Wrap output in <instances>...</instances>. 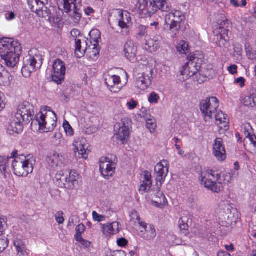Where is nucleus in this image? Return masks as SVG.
Instances as JSON below:
<instances>
[{
	"label": "nucleus",
	"mask_w": 256,
	"mask_h": 256,
	"mask_svg": "<svg viewBox=\"0 0 256 256\" xmlns=\"http://www.w3.org/2000/svg\"><path fill=\"white\" fill-rule=\"evenodd\" d=\"M200 106L204 120L208 121L217 112L219 102L216 97L208 98L200 102Z\"/></svg>",
	"instance_id": "obj_9"
},
{
	"label": "nucleus",
	"mask_w": 256,
	"mask_h": 256,
	"mask_svg": "<svg viewBox=\"0 0 256 256\" xmlns=\"http://www.w3.org/2000/svg\"><path fill=\"white\" fill-rule=\"evenodd\" d=\"M198 60V58L192 56L188 61L182 66L180 71L182 80L184 81L196 74L200 68V66L197 65Z\"/></svg>",
	"instance_id": "obj_15"
},
{
	"label": "nucleus",
	"mask_w": 256,
	"mask_h": 256,
	"mask_svg": "<svg viewBox=\"0 0 256 256\" xmlns=\"http://www.w3.org/2000/svg\"><path fill=\"white\" fill-rule=\"evenodd\" d=\"M161 186L162 184H158L157 183L156 188H152L150 192H152L151 195L154 196H152V198L153 200L154 199L155 202L158 204H161L162 202H164L166 200V198L162 192L160 190Z\"/></svg>",
	"instance_id": "obj_36"
},
{
	"label": "nucleus",
	"mask_w": 256,
	"mask_h": 256,
	"mask_svg": "<svg viewBox=\"0 0 256 256\" xmlns=\"http://www.w3.org/2000/svg\"><path fill=\"white\" fill-rule=\"evenodd\" d=\"M85 230V226L84 224H78L76 228V234L75 235V238H78V237H82L81 234L84 232Z\"/></svg>",
	"instance_id": "obj_49"
},
{
	"label": "nucleus",
	"mask_w": 256,
	"mask_h": 256,
	"mask_svg": "<svg viewBox=\"0 0 256 256\" xmlns=\"http://www.w3.org/2000/svg\"><path fill=\"white\" fill-rule=\"evenodd\" d=\"M137 219L140 226L144 230L146 236H144V238L147 240H154L156 236V232L154 226L152 224H148L140 220L139 218H138Z\"/></svg>",
	"instance_id": "obj_30"
},
{
	"label": "nucleus",
	"mask_w": 256,
	"mask_h": 256,
	"mask_svg": "<svg viewBox=\"0 0 256 256\" xmlns=\"http://www.w3.org/2000/svg\"><path fill=\"white\" fill-rule=\"evenodd\" d=\"M146 34V28L144 26H140L138 28V35L140 36H144Z\"/></svg>",
	"instance_id": "obj_55"
},
{
	"label": "nucleus",
	"mask_w": 256,
	"mask_h": 256,
	"mask_svg": "<svg viewBox=\"0 0 256 256\" xmlns=\"http://www.w3.org/2000/svg\"><path fill=\"white\" fill-rule=\"evenodd\" d=\"M74 146L76 152L78 153L79 158L86 159L88 158L90 151L88 150L87 140L84 138H76L74 142Z\"/></svg>",
	"instance_id": "obj_22"
},
{
	"label": "nucleus",
	"mask_w": 256,
	"mask_h": 256,
	"mask_svg": "<svg viewBox=\"0 0 256 256\" xmlns=\"http://www.w3.org/2000/svg\"><path fill=\"white\" fill-rule=\"evenodd\" d=\"M20 54L21 52H15L14 54H9L8 55L1 56V58L7 66L14 68L19 62Z\"/></svg>",
	"instance_id": "obj_34"
},
{
	"label": "nucleus",
	"mask_w": 256,
	"mask_h": 256,
	"mask_svg": "<svg viewBox=\"0 0 256 256\" xmlns=\"http://www.w3.org/2000/svg\"><path fill=\"white\" fill-rule=\"evenodd\" d=\"M226 22H228V21L225 19L219 21L218 23L219 30L218 32V34H217L218 41L216 43L220 48L226 47L228 42L230 38L229 30L224 26Z\"/></svg>",
	"instance_id": "obj_18"
},
{
	"label": "nucleus",
	"mask_w": 256,
	"mask_h": 256,
	"mask_svg": "<svg viewBox=\"0 0 256 256\" xmlns=\"http://www.w3.org/2000/svg\"><path fill=\"white\" fill-rule=\"evenodd\" d=\"M217 256H231L230 254L226 252H220L218 253Z\"/></svg>",
	"instance_id": "obj_61"
},
{
	"label": "nucleus",
	"mask_w": 256,
	"mask_h": 256,
	"mask_svg": "<svg viewBox=\"0 0 256 256\" xmlns=\"http://www.w3.org/2000/svg\"><path fill=\"white\" fill-rule=\"evenodd\" d=\"M52 66V80L55 82L60 84L64 80L66 74L65 64L58 58L54 60Z\"/></svg>",
	"instance_id": "obj_17"
},
{
	"label": "nucleus",
	"mask_w": 256,
	"mask_h": 256,
	"mask_svg": "<svg viewBox=\"0 0 256 256\" xmlns=\"http://www.w3.org/2000/svg\"><path fill=\"white\" fill-rule=\"evenodd\" d=\"M89 34L92 42L93 41L96 43V44H94L93 48L94 50L93 56H96L99 53L98 48L96 46V44H98L99 40L100 38V33L98 30H93L90 32Z\"/></svg>",
	"instance_id": "obj_37"
},
{
	"label": "nucleus",
	"mask_w": 256,
	"mask_h": 256,
	"mask_svg": "<svg viewBox=\"0 0 256 256\" xmlns=\"http://www.w3.org/2000/svg\"><path fill=\"white\" fill-rule=\"evenodd\" d=\"M7 218L4 216H0V236L6 228ZM8 246V240L5 236L0 237V252H4Z\"/></svg>",
	"instance_id": "obj_31"
},
{
	"label": "nucleus",
	"mask_w": 256,
	"mask_h": 256,
	"mask_svg": "<svg viewBox=\"0 0 256 256\" xmlns=\"http://www.w3.org/2000/svg\"><path fill=\"white\" fill-rule=\"evenodd\" d=\"M148 74L143 73L138 74L136 78L135 86L138 89L144 90L151 84L152 80L156 75V70L150 66L146 68Z\"/></svg>",
	"instance_id": "obj_12"
},
{
	"label": "nucleus",
	"mask_w": 256,
	"mask_h": 256,
	"mask_svg": "<svg viewBox=\"0 0 256 256\" xmlns=\"http://www.w3.org/2000/svg\"><path fill=\"white\" fill-rule=\"evenodd\" d=\"M63 127L66 133V134L68 136H71L74 134L73 129L68 122H64L63 124Z\"/></svg>",
	"instance_id": "obj_44"
},
{
	"label": "nucleus",
	"mask_w": 256,
	"mask_h": 256,
	"mask_svg": "<svg viewBox=\"0 0 256 256\" xmlns=\"http://www.w3.org/2000/svg\"><path fill=\"white\" fill-rule=\"evenodd\" d=\"M76 240L80 243L81 246L85 248H88L91 244L89 241L83 239L82 237H78Z\"/></svg>",
	"instance_id": "obj_50"
},
{
	"label": "nucleus",
	"mask_w": 256,
	"mask_h": 256,
	"mask_svg": "<svg viewBox=\"0 0 256 256\" xmlns=\"http://www.w3.org/2000/svg\"><path fill=\"white\" fill-rule=\"evenodd\" d=\"M10 75L6 72L4 70V67L0 64V79L3 82H7L6 78L8 79V81L10 82Z\"/></svg>",
	"instance_id": "obj_42"
},
{
	"label": "nucleus",
	"mask_w": 256,
	"mask_h": 256,
	"mask_svg": "<svg viewBox=\"0 0 256 256\" xmlns=\"http://www.w3.org/2000/svg\"><path fill=\"white\" fill-rule=\"evenodd\" d=\"M159 100V95L155 92H152L148 98V101L150 104H157Z\"/></svg>",
	"instance_id": "obj_47"
},
{
	"label": "nucleus",
	"mask_w": 256,
	"mask_h": 256,
	"mask_svg": "<svg viewBox=\"0 0 256 256\" xmlns=\"http://www.w3.org/2000/svg\"><path fill=\"white\" fill-rule=\"evenodd\" d=\"M72 36L74 38L76 37L75 38V54L78 58H81L83 56L86 51L88 50L86 42L82 40V42L81 38L82 36L80 35V32L76 29L72 30L71 32Z\"/></svg>",
	"instance_id": "obj_20"
},
{
	"label": "nucleus",
	"mask_w": 256,
	"mask_h": 256,
	"mask_svg": "<svg viewBox=\"0 0 256 256\" xmlns=\"http://www.w3.org/2000/svg\"><path fill=\"white\" fill-rule=\"evenodd\" d=\"M78 178L79 174L74 170H62L56 174L54 182L60 188L73 189L78 185Z\"/></svg>",
	"instance_id": "obj_5"
},
{
	"label": "nucleus",
	"mask_w": 256,
	"mask_h": 256,
	"mask_svg": "<svg viewBox=\"0 0 256 256\" xmlns=\"http://www.w3.org/2000/svg\"><path fill=\"white\" fill-rule=\"evenodd\" d=\"M138 103L134 99L132 98L130 102H128L126 104V106L130 110L134 109L138 106Z\"/></svg>",
	"instance_id": "obj_54"
},
{
	"label": "nucleus",
	"mask_w": 256,
	"mask_h": 256,
	"mask_svg": "<svg viewBox=\"0 0 256 256\" xmlns=\"http://www.w3.org/2000/svg\"><path fill=\"white\" fill-rule=\"evenodd\" d=\"M8 160V157L0 156V172L4 178H6V174H9Z\"/></svg>",
	"instance_id": "obj_39"
},
{
	"label": "nucleus",
	"mask_w": 256,
	"mask_h": 256,
	"mask_svg": "<svg viewBox=\"0 0 256 256\" xmlns=\"http://www.w3.org/2000/svg\"><path fill=\"white\" fill-rule=\"evenodd\" d=\"M188 220L189 219L186 216L181 217L178 220L179 228L182 232L184 235H186L189 233L188 230Z\"/></svg>",
	"instance_id": "obj_40"
},
{
	"label": "nucleus",
	"mask_w": 256,
	"mask_h": 256,
	"mask_svg": "<svg viewBox=\"0 0 256 256\" xmlns=\"http://www.w3.org/2000/svg\"><path fill=\"white\" fill-rule=\"evenodd\" d=\"M161 4L154 0H140V6L137 10L138 12L142 18L151 16L158 10H161Z\"/></svg>",
	"instance_id": "obj_11"
},
{
	"label": "nucleus",
	"mask_w": 256,
	"mask_h": 256,
	"mask_svg": "<svg viewBox=\"0 0 256 256\" xmlns=\"http://www.w3.org/2000/svg\"><path fill=\"white\" fill-rule=\"evenodd\" d=\"M92 216L94 220L98 222H104L106 220V216L104 215L100 214L96 211H93Z\"/></svg>",
	"instance_id": "obj_48"
},
{
	"label": "nucleus",
	"mask_w": 256,
	"mask_h": 256,
	"mask_svg": "<svg viewBox=\"0 0 256 256\" xmlns=\"http://www.w3.org/2000/svg\"><path fill=\"white\" fill-rule=\"evenodd\" d=\"M62 138V134L59 132H56L52 138V142L56 146L59 145L61 142Z\"/></svg>",
	"instance_id": "obj_46"
},
{
	"label": "nucleus",
	"mask_w": 256,
	"mask_h": 256,
	"mask_svg": "<svg viewBox=\"0 0 256 256\" xmlns=\"http://www.w3.org/2000/svg\"><path fill=\"white\" fill-rule=\"evenodd\" d=\"M28 5L32 12L40 17L50 20L53 18L54 10L53 7L48 8V0H27Z\"/></svg>",
	"instance_id": "obj_6"
},
{
	"label": "nucleus",
	"mask_w": 256,
	"mask_h": 256,
	"mask_svg": "<svg viewBox=\"0 0 256 256\" xmlns=\"http://www.w3.org/2000/svg\"><path fill=\"white\" fill-rule=\"evenodd\" d=\"M130 136V128L126 125L123 120L117 122L114 126V138L117 140L118 142L124 144L128 140Z\"/></svg>",
	"instance_id": "obj_14"
},
{
	"label": "nucleus",
	"mask_w": 256,
	"mask_h": 256,
	"mask_svg": "<svg viewBox=\"0 0 256 256\" xmlns=\"http://www.w3.org/2000/svg\"><path fill=\"white\" fill-rule=\"evenodd\" d=\"M23 122L15 115L12 116L10 122L6 126L7 133L10 135L21 133L23 130Z\"/></svg>",
	"instance_id": "obj_24"
},
{
	"label": "nucleus",
	"mask_w": 256,
	"mask_h": 256,
	"mask_svg": "<svg viewBox=\"0 0 256 256\" xmlns=\"http://www.w3.org/2000/svg\"><path fill=\"white\" fill-rule=\"evenodd\" d=\"M216 120V124L220 128V129H224V130H228L229 120L228 116L222 111H217L214 115Z\"/></svg>",
	"instance_id": "obj_29"
},
{
	"label": "nucleus",
	"mask_w": 256,
	"mask_h": 256,
	"mask_svg": "<svg viewBox=\"0 0 256 256\" xmlns=\"http://www.w3.org/2000/svg\"><path fill=\"white\" fill-rule=\"evenodd\" d=\"M246 56L248 59L251 60H256V50H252L251 48L246 49Z\"/></svg>",
	"instance_id": "obj_52"
},
{
	"label": "nucleus",
	"mask_w": 256,
	"mask_h": 256,
	"mask_svg": "<svg viewBox=\"0 0 256 256\" xmlns=\"http://www.w3.org/2000/svg\"><path fill=\"white\" fill-rule=\"evenodd\" d=\"M117 244L120 246H124L127 244L128 241L124 238H121L118 240Z\"/></svg>",
	"instance_id": "obj_59"
},
{
	"label": "nucleus",
	"mask_w": 256,
	"mask_h": 256,
	"mask_svg": "<svg viewBox=\"0 0 256 256\" xmlns=\"http://www.w3.org/2000/svg\"><path fill=\"white\" fill-rule=\"evenodd\" d=\"M82 0H60L62 2L63 10L70 13V16L74 24L79 23L82 18L80 8Z\"/></svg>",
	"instance_id": "obj_8"
},
{
	"label": "nucleus",
	"mask_w": 256,
	"mask_h": 256,
	"mask_svg": "<svg viewBox=\"0 0 256 256\" xmlns=\"http://www.w3.org/2000/svg\"><path fill=\"white\" fill-rule=\"evenodd\" d=\"M23 64L22 74L24 77L28 78L32 72L42 66V56L38 50H31L28 55L24 58Z\"/></svg>",
	"instance_id": "obj_4"
},
{
	"label": "nucleus",
	"mask_w": 256,
	"mask_h": 256,
	"mask_svg": "<svg viewBox=\"0 0 256 256\" xmlns=\"http://www.w3.org/2000/svg\"><path fill=\"white\" fill-rule=\"evenodd\" d=\"M34 113L33 106L28 102H25L18 105L14 115L20 120L28 123L32 120Z\"/></svg>",
	"instance_id": "obj_16"
},
{
	"label": "nucleus",
	"mask_w": 256,
	"mask_h": 256,
	"mask_svg": "<svg viewBox=\"0 0 256 256\" xmlns=\"http://www.w3.org/2000/svg\"><path fill=\"white\" fill-rule=\"evenodd\" d=\"M230 2L236 8L240 6V5L238 4L237 1L236 0H230Z\"/></svg>",
	"instance_id": "obj_64"
},
{
	"label": "nucleus",
	"mask_w": 256,
	"mask_h": 256,
	"mask_svg": "<svg viewBox=\"0 0 256 256\" xmlns=\"http://www.w3.org/2000/svg\"><path fill=\"white\" fill-rule=\"evenodd\" d=\"M242 104L248 106L254 107V102L253 100L252 95L245 96L242 101Z\"/></svg>",
	"instance_id": "obj_43"
},
{
	"label": "nucleus",
	"mask_w": 256,
	"mask_h": 256,
	"mask_svg": "<svg viewBox=\"0 0 256 256\" xmlns=\"http://www.w3.org/2000/svg\"><path fill=\"white\" fill-rule=\"evenodd\" d=\"M198 179L206 188L214 192H220L222 188V184L229 183L231 180L230 173L222 174L218 170H208L202 172Z\"/></svg>",
	"instance_id": "obj_1"
},
{
	"label": "nucleus",
	"mask_w": 256,
	"mask_h": 256,
	"mask_svg": "<svg viewBox=\"0 0 256 256\" xmlns=\"http://www.w3.org/2000/svg\"><path fill=\"white\" fill-rule=\"evenodd\" d=\"M238 66L236 64H232L228 68V70L232 74L237 73Z\"/></svg>",
	"instance_id": "obj_56"
},
{
	"label": "nucleus",
	"mask_w": 256,
	"mask_h": 256,
	"mask_svg": "<svg viewBox=\"0 0 256 256\" xmlns=\"http://www.w3.org/2000/svg\"><path fill=\"white\" fill-rule=\"evenodd\" d=\"M18 154V151L17 150H14V152H13L12 154H11V156L10 157H8L9 158V160L12 158H15V159L17 158H22V156H16Z\"/></svg>",
	"instance_id": "obj_62"
},
{
	"label": "nucleus",
	"mask_w": 256,
	"mask_h": 256,
	"mask_svg": "<svg viewBox=\"0 0 256 256\" xmlns=\"http://www.w3.org/2000/svg\"><path fill=\"white\" fill-rule=\"evenodd\" d=\"M248 144L251 146L253 152L256 154V136H252V138H250Z\"/></svg>",
	"instance_id": "obj_51"
},
{
	"label": "nucleus",
	"mask_w": 256,
	"mask_h": 256,
	"mask_svg": "<svg viewBox=\"0 0 256 256\" xmlns=\"http://www.w3.org/2000/svg\"><path fill=\"white\" fill-rule=\"evenodd\" d=\"M84 10L85 14L88 16L90 15L94 12V10L91 7H90V6H88Z\"/></svg>",
	"instance_id": "obj_60"
},
{
	"label": "nucleus",
	"mask_w": 256,
	"mask_h": 256,
	"mask_svg": "<svg viewBox=\"0 0 256 256\" xmlns=\"http://www.w3.org/2000/svg\"><path fill=\"white\" fill-rule=\"evenodd\" d=\"M161 41L160 36H154L153 38L146 41L144 49L150 52H156L160 47Z\"/></svg>",
	"instance_id": "obj_32"
},
{
	"label": "nucleus",
	"mask_w": 256,
	"mask_h": 256,
	"mask_svg": "<svg viewBox=\"0 0 256 256\" xmlns=\"http://www.w3.org/2000/svg\"><path fill=\"white\" fill-rule=\"evenodd\" d=\"M242 130L244 134L245 138L244 139V144H248L249 138L252 136H256L253 134L252 128L249 123H244L242 124Z\"/></svg>",
	"instance_id": "obj_38"
},
{
	"label": "nucleus",
	"mask_w": 256,
	"mask_h": 256,
	"mask_svg": "<svg viewBox=\"0 0 256 256\" xmlns=\"http://www.w3.org/2000/svg\"><path fill=\"white\" fill-rule=\"evenodd\" d=\"M185 16L182 12L178 10L170 12L165 16L164 28L174 37L180 26L181 22L184 20Z\"/></svg>",
	"instance_id": "obj_7"
},
{
	"label": "nucleus",
	"mask_w": 256,
	"mask_h": 256,
	"mask_svg": "<svg viewBox=\"0 0 256 256\" xmlns=\"http://www.w3.org/2000/svg\"><path fill=\"white\" fill-rule=\"evenodd\" d=\"M105 84L108 88L112 91L116 92L121 88L119 86L120 82V78L119 76L114 74L112 70H108L104 74Z\"/></svg>",
	"instance_id": "obj_19"
},
{
	"label": "nucleus",
	"mask_w": 256,
	"mask_h": 256,
	"mask_svg": "<svg viewBox=\"0 0 256 256\" xmlns=\"http://www.w3.org/2000/svg\"><path fill=\"white\" fill-rule=\"evenodd\" d=\"M225 248L228 251H232L234 250V246L232 244L226 245Z\"/></svg>",
	"instance_id": "obj_63"
},
{
	"label": "nucleus",
	"mask_w": 256,
	"mask_h": 256,
	"mask_svg": "<svg viewBox=\"0 0 256 256\" xmlns=\"http://www.w3.org/2000/svg\"><path fill=\"white\" fill-rule=\"evenodd\" d=\"M5 18L8 20H11L15 18L16 14L12 12H8L5 14Z\"/></svg>",
	"instance_id": "obj_57"
},
{
	"label": "nucleus",
	"mask_w": 256,
	"mask_h": 256,
	"mask_svg": "<svg viewBox=\"0 0 256 256\" xmlns=\"http://www.w3.org/2000/svg\"><path fill=\"white\" fill-rule=\"evenodd\" d=\"M168 172V162L164 160L158 162L154 167V173L156 174V180L162 184Z\"/></svg>",
	"instance_id": "obj_21"
},
{
	"label": "nucleus",
	"mask_w": 256,
	"mask_h": 256,
	"mask_svg": "<svg viewBox=\"0 0 256 256\" xmlns=\"http://www.w3.org/2000/svg\"><path fill=\"white\" fill-rule=\"evenodd\" d=\"M102 232L106 236L118 234L120 230L119 224L116 222L106 223L102 225Z\"/></svg>",
	"instance_id": "obj_33"
},
{
	"label": "nucleus",
	"mask_w": 256,
	"mask_h": 256,
	"mask_svg": "<svg viewBox=\"0 0 256 256\" xmlns=\"http://www.w3.org/2000/svg\"><path fill=\"white\" fill-rule=\"evenodd\" d=\"M244 82L245 80L242 77H240L238 78H237L235 80V83L237 84H239L240 86L242 88L244 86Z\"/></svg>",
	"instance_id": "obj_58"
},
{
	"label": "nucleus",
	"mask_w": 256,
	"mask_h": 256,
	"mask_svg": "<svg viewBox=\"0 0 256 256\" xmlns=\"http://www.w3.org/2000/svg\"><path fill=\"white\" fill-rule=\"evenodd\" d=\"M226 150L220 138H216L214 142L212 148V154L219 161H223L226 158Z\"/></svg>",
	"instance_id": "obj_25"
},
{
	"label": "nucleus",
	"mask_w": 256,
	"mask_h": 256,
	"mask_svg": "<svg viewBox=\"0 0 256 256\" xmlns=\"http://www.w3.org/2000/svg\"><path fill=\"white\" fill-rule=\"evenodd\" d=\"M100 170L102 176L108 180L115 173L116 164L108 157H102L100 159Z\"/></svg>",
	"instance_id": "obj_13"
},
{
	"label": "nucleus",
	"mask_w": 256,
	"mask_h": 256,
	"mask_svg": "<svg viewBox=\"0 0 256 256\" xmlns=\"http://www.w3.org/2000/svg\"><path fill=\"white\" fill-rule=\"evenodd\" d=\"M176 49L180 54H186L188 52V44L184 40L180 41L177 44Z\"/></svg>",
	"instance_id": "obj_41"
},
{
	"label": "nucleus",
	"mask_w": 256,
	"mask_h": 256,
	"mask_svg": "<svg viewBox=\"0 0 256 256\" xmlns=\"http://www.w3.org/2000/svg\"><path fill=\"white\" fill-rule=\"evenodd\" d=\"M146 126L150 132L152 133L155 131L156 124L154 120L149 119L146 120Z\"/></svg>",
	"instance_id": "obj_45"
},
{
	"label": "nucleus",
	"mask_w": 256,
	"mask_h": 256,
	"mask_svg": "<svg viewBox=\"0 0 256 256\" xmlns=\"http://www.w3.org/2000/svg\"><path fill=\"white\" fill-rule=\"evenodd\" d=\"M22 47L18 40L4 38L0 40V56H2L15 52H21Z\"/></svg>",
	"instance_id": "obj_10"
},
{
	"label": "nucleus",
	"mask_w": 256,
	"mask_h": 256,
	"mask_svg": "<svg viewBox=\"0 0 256 256\" xmlns=\"http://www.w3.org/2000/svg\"><path fill=\"white\" fill-rule=\"evenodd\" d=\"M57 120L56 114L48 106L43 108L35 118L39 125L40 130L44 132L54 130L57 125Z\"/></svg>",
	"instance_id": "obj_2"
},
{
	"label": "nucleus",
	"mask_w": 256,
	"mask_h": 256,
	"mask_svg": "<svg viewBox=\"0 0 256 256\" xmlns=\"http://www.w3.org/2000/svg\"><path fill=\"white\" fill-rule=\"evenodd\" d=\"M140 180L141 184L140 186L139 191L142 194L148 192L152 186V176L148 171L144 172L140 175Z\"/></svg>",
	"instance_id": "obj_27"
},
{
	"label": "nucleus",
	"mask_w": 256,
	"mask_h": 256,
	"mask_svg": "<svg viewBox=\"0 0 256 256\" xmlns=\"http://www.w3.org/2000/svg\"><path fill=\"white\" fill-rule=\"evenodd\" d=\"M115 16L116 18L118 26L122 28L127 29L130 22L131 18L130 14L120 10H118L115 13Z\"/></svg>",
	"instance_id": "obj_28"
},
{
	"label": "nucleus",
	"mask_w": 256,
	"mask_h": 256,
	"mask_svg": "<svg viewBox=\"0 0 256 256\" xmlns=\"http://www.w3.org/2000/svg\"><path fill=\"white\" fill-rule=\"evenodd\" d=\"M64 212L62 211H59L56 212L55 215V218L56 222L59 224H62L64 221V219L63 217Z\"/></svg>",
	"instance_id": "obj_53"
},
{
	"label": "nucleus",
	"mask_w": 256,
	"mask_h": 256,
	"mask_svg": "<svg viewBox=\"0 0 256 256\" xmlns=\"http://www.w3.org/2000/svg\"><path fill=\"white\" fill-rule=\"evenodd\" d=\"M36 159L32 154L22 155L12 160V168L14 174L18 176H26L32 172Z\"/></svg>",
	"instance_id": "obj_3"
},
{
	"label": "nucleus",
	"mask_w": 256,
	"mask_h": 256,
	"mask_svg": "<svg viewBox=\"0 0 256 256\" xmlns=\"http://www.w3.org/2000/svg\"><path fill=\"white\" fill-rule=\"evenodd\" d=\"M46 160L50 166L57 169L64 167L66 163L64 157L56 152L50 153Z\"/></svg>",
	"instance_id": "obj_23"
},
{
	"label": "nucleus",
	"mask_w": 256,
	"mask_h": 256,
	"mask_svg": "<svg viewBox=\"0 0 256 256\" xmlns=\"http://www.w3.org/2000/svg\"><path fill=\"white\" fill-rule=\"evenodd\" d=\"M124 56L130 62L136 60L137 46L132 40H128L124 45Z\"/></svg>",
	"instance_id": "obj_26"
},
{
	"label": "nucleus",
	"mask_w": 256,
	"mask_h": 256,
	"mask_svg": "<svg viewBox=\"0 0 256 256\" xmlns=\"http://www.w3.org/2000/svg\"><path fill=\"white\" fill-rule=\"evenodd\" d=\"M14 245L16 248L17 254L19 256H28V250L25 241L20 238H16L14 240Z\"/></svg>",
	"instance_id": "obj_35"
}]
</instances>
